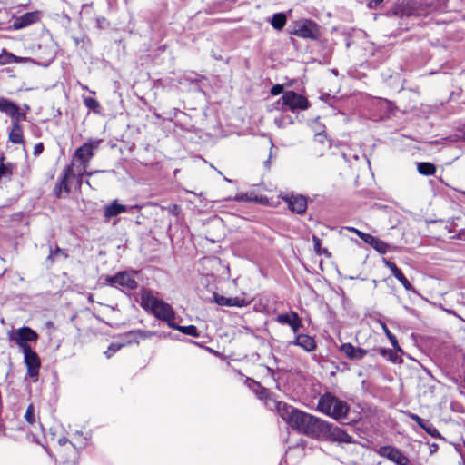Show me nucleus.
<instances>
[{
  "label": "nucleus",
  "mask_w": 465,
  "mask_h": 465,
  "mask_svg": "<svg viewBox=\"0 0 465 465\" xmlns=\"http://www.w3.org/2000/svg\"><path fill=\"white\" fill-rule=\"evenodd\" d=\"M459 132L460 134V135L459 136L461 140H464L465 141V125H462L460 129H459Z\"/></svg>",
  "instance_id": "58836bf2"
},
{
  "label": "nucleus",
  "mask_w": 465,
  "mask_h": 465,
  "mask_svg": "<svg viewBox=\"0 0 465 465\" xmlns=\"http://www.w3.org/2000/svg\"><path fill=\"white\" fill-rule=\"evenodd\" d=\"M362 236V241L371 246L379 253L385 254L388 252L389 245L385 242L369 233L363 234Z\"/></svg>",
  "instance_id": "6ab92c4d"
},
{
  "label": "nucleus",
  "mask_w": 465,
  "mask_h": 465,
  "mask_svg": "<svg viewBox=\"0 0 465 465\" xmlns=\"http://www.w3.org/2000/svg\"><path fill=\"white\" fill-rule=\"evenodd\" d=\"M295 334L294 345L301 347L307 352L313 351L316 349V341L313 337L302 333Z\"/></svg>",
  "instance_id": "a211bd4d"
},
{
  "label": "nucleus",
  "mask_w": 465,
  "mask_h": 465,
  "mask_svg": "<svg viewBox=\"0 0 465 465\" xmlns=\"http://www.w3.org/2000/svg\"><path fill=\"white\" fill-rule=\"evenodd\" d=\"M345 230L349 231V232H354L355 234H357L361 240H363V234H366V232H363L354 227H350V226H347V227H344Z\"/></svg>",
  "instance_id": "c9c22d12"
},
{
  "label": "nucleus",
  "mask_w": 465,
  "mask_h": 465,
  "mask_svg": "<svg viewBox=\"0 0 465 465\" xmlns=\"http://www.w3.org/2000/svg\"><path fill=\"white\" fill-rule=\"evenodd\" d=\"M283 92V86L282 84H275L271 89L272 95H278Z\"/></svg>",
  "instance_id": "f704fd0d"
},
{
  "label": "nucleus",
  "mask_w": 465,
  "mask_h": 465,
  "mask_svg": "<svg viewBox=\"0 0 465 465\" xmlns=\"http://www.w3.org/2000/svg\"><path fill=\"white\" fill-rule=\"evenodd\" d=\"M376 452L396 465H410L409 458L399 449L393 446H382L380 447Z\"/></svg>",
  "instance_id": "1a4fd4ad"
},
{
  "label": "nucleus",
  "mask_w": 465,
  "mask_h": 465,
  "mask_svg": "<svg viewBox=\"0 0 465 465\" xmlns=\"http://www.w3.org/2000/svg\"><path fill=\"white\" fill-rule=\"evenodd\" d=\"M25 419L31 425L35 422V407L33 404H30L27 407L26 411L25 413Z\"/></svg>",
  "instance_id": "cd10ccee"
},
{
  "label": "nucleus",
  "mask_w": 465,
  "mask_h": 465,
  "mask_svg": "<svg viewBox=\"0 0 465 465\" xmlns=\"http://www.w3.org/2000/svg\"><path fill=\"white\" fill-rule=\"evenodd\" d=\"M0 64H4V63L0 62Z\"/></svg>",
  "instance_id": "de8ad7c7"
},
{
  "label": "nucleus",
  "mask_w": 465,
  "mask_h": 465,
  "mask_svg": "<svg viewBox=\"0 0 465 465\" xmlns=\"http://www.w3.org/2000/svg\"><path fill=\"white\" fill-rule=\"evenodd\" d=\"M318 411L335 419L341 420L347 417L349 407L346 402L341 401L330 392L324 393L318 401Z\"/></svg>",
  "instance_id": "20e7f679"
},
{
  "label": "nucleus",
  "mask_w": 465,
  "mask_h": 465,
  "mask_svg": "<svg viewBox=\"0 0 465 465\" xmlns=\"http://www.w3.org/2000/svg\"><path fill=\"white\" fill-rule=\"evenodd\" d=\"M340 351L350 360L360 361L367 355V351L359 347H355L350 342L341 345Z\"/></svg>",
  "instance_id": "2eb2a0df"
},
{
  "label": "nucleus",
  "mask_w": 465,
  "mask_h": 465,
  "mask_svg": "<svg viewBox=\"0 0 465 465\" xmlns=\"http://www.w3.org/2000/svg\"><path fill=\"white\" fill-rule=\"evenodd\" d=\"M433 9L430 5L423 6L416 0H402L392 12L399 16H423L428 15Z\"/></svg>",
  "instance_id": "423d86ee"
},
{
  "label": "nucleus",
  "mask_w": 465,
  "mask_h": 465,
  "mask_svg": "<svg viewBox=\"0 0 465 465\" xmlns=\"http://www.w3.org/2000/svg\"><path fill=\"white\" fill-rule=\"evenodd\" d=\"M288 203L289 209L296 213H302L307 208V200L302 195L290 194L283 197Z\"/></svg>",
  "instance_id": "4468645a"
},
{
  "label": "nucleus",
  "mask_w": 465,
  "mask_h": 465,
  "mask_svg": "<svg viewBox=\"0 0 465 465\" xmlns=\"http://www.w3.org/2000/svg\"><path fill=\"white\" fill-rule=\"evenodd\" d=\"M418 172L422 175H433L436 172V167L430 163H420L417 166Z\"/></svg>",
  "instance_id": "a878e982"
},
{
  "label": "nucleus",
  "mask_w": 465,
  "mask_h": 465,
  "mask_svg": "<svg viewBox=\"0 0 465 465\" xmlns=\"http://www.w3.org/2000/svg\"><path fill=\"white\" fill-rule=\"evenodd\" d=\"M140 295V305L145 311L153 313L157 319L166 322L170 327V323H173L175 318V312L172 306L156 297L150 290H141Z\"/></svg>",
  "instance_id": "7ed1b4c3"
},
{
  "label": "nucleus",
  "mask_w": 465,
  "mask_h": 465,
  "mask_svg": "<svg viewBox=\"0 0 465 465\" xmlns=\"http://www.w3.org/2000/svg\"><path fill=\"white\" fill-rule=\"evenodd\" d=\"M320 437H327L330 440L351 443L352 438L341 428L333 427L327 422V427L319 434Z\"/></svg>",
  "instance_id": "9d476101"
},
{
  "label": "nucleus",
  "mask_w": 465,
  "mask_h": 465,
  "mask_svg": "<svg viewBox=\"0 0 465 465\" xmlns=\"http://www.w3.org/2000/svg\"><path fill=\"white\" fill-rule=\"evenodd\" d=\"M170 328L178 330L182 333L192 336V337L199 336L198 330L194 325L180 326V325H177L174 322H173V323H170Z\"/></svg>",
  "instance_id": "b1692460"
},
{
  "label": "nucleus",
  "mask_w": 465,
  "mask_h": 465,
  "mask_svg": "<svg viewBox=\"0 0 465 465\" xmlns=\"http://www.w3.org/2000/svg\"><path fill=\"white\" fill-rule=\"evenodd\" d=\"M234 200H236V201H246L247 200V196L244 195V194H239V195H236L234 197Z\"/></svg>",
  "instance_id": "a19ab883"
},
{
  "label": "nucleus",
  "mask_w": 465,
  "mask_h": 465,
  "mask_svg": "<svg viewBox=\"0 0 465 465\" xmlns=\"http://www.w3.org/2000/svg\"><path fill=\"white\" fill-rule=\"evenodd\" d=\"M276 322L281 324L289 325L294 333L302 327V321L295 312H290L288 313H282L277 315Z\"/></svg>",
  "instance_id": "ddd939ff"
},
{
  "label": "nucleus",
  "mask_w": 465,
  "mask_h": 465,
  "mask_svg": "<svg viewBox=\"0 0 465 465\" xmlns=\"http://www.w3.org/2000/svg\"><path fill=\"white\" fill-rule=\"evenodd\" d=\"M411 419H412L413 420H415L418 424H420V426H422V424H421L422 419H420L418 415H416V414H412V415H411Z\"/></svg>",
  "instance_id": "ea45409f"
},
{
  "label": "nucleus",
  "mask_w": 465,
  "mask_h": 465,
  "mask_svg": "<svg viewBox=\"0 0 465 465\" xmlns=\"http://www.w3.org/2000/svg\"><path fill=\"white\" fill-rule=\"evenodd\" d=\"M383 262H384L385 266L391 270L393 276L403 285L405 290H407V291L413 290L412 285L409 282L407 278L403 275L401 271L396 266V264L394 262H391L388 260H384Z\"/></svg>",
  "instance_id": "aec40b11"
},
{
  "label": "nucleus",
  "mask_w": 465,
  "mask_h": 465,
  "mask_svg": "<svg viewBox=\"0 0 465 465\" xmlns=\"http://www.w3.org/2000/svg\"><path fill=\"white\" fill-rule=\"evenodd\" d=\"M0 111L14 117L15 114H18V107L11 101L5 98H0Z\"/></svg>",
  "instance_id": "5701e85b"
},
{
  "label": "nucleus",
  "mask_w": 465,
  "mask_h": 465,
  "mask_svg": "<svg viewBox=\"0 0 465 465\" xmlns=\"http://www.w3.org/2000/svg\"><path fill=\"white\" fill-rule=\"evenodd\" d=\"M266 393H267V392H266V391H265V390H262V391H261V393H260V398H262L263 396H265V395H266Z\"/></svg>",
  "instance_id": "79ce46f5"
},
{
  "label": "nucleus",
  "mask_w": 465,
  "mask_h": 465,
  "mask_svg": "<svg viewBox=\"0 0 465 465\" xmlns=\"http://www.w3.org/2000/svg\"><path fill=\"white\" fill-rule=\"evenodd\" d=\"M383 0H368V5L370 8L376 7L380 5Z\"/></svg>",
  "instance_id": "4c0bfd02"
},
{
  "label": "nucleus",
  "mask_w": 465,
  "mask_h": 465,
  "mask_svg": "<svg viewBox=\"0 0 465 465\" xmlns=\"http://www.w3.org/2000/svg\"><path fill=\"white\" fill-rule=\"evenodd\" d=\"M382 330L388 339L390 340L391 345L395 350L401 351L396 337L389 331L388 327L385 324H382Z\"/></svg>",
  "instance_id": "c85d7f7f"
},
{
  "label": "nucleus",
  "mask_w": 465,
  "mask_h": 465,
  "mask_svg": "<svg viewBox=\"0 0 465 465\" xmlns=\"http://www.w3.org/2000/svg\"><path fill=\"white\" fill-rule=\"evenodd\" d=\"M9 140L13 143H23V129L18 121L13 123V127L9 133Z\"/></svg>",
  "instance_id": "4be33fe9"
},
{
  "label": "nucleus",
  "mask_w": 465,
  "mask_h": 465,
  "mask_svg": "<svg viewBox=\"0 0 465 465\" xmlns=\"http://www.w3.org/2000/svg\"><path fill=\"white\" fill-rule=\"evenodd\" d=\"M126 210L127 207L125 205L120 204L114 201L104 208V215L106 220H109L112 217L126 212Z\"/></svg>",
  "instance_id": "412c9836"
},
{
  "label": "nucleus",
  "mask_w": 465,
  "mask_h": 465,
  "mask_svg": "<svg viewBox=\"0 0 465 465\" xmlns=\"http://www.w3.org/2000/svg\"><path fill=\"white\" fill-rule=\"evenodd\" d=\"M4 157L0 158V179L2 177L10 178L14 172L15 165L11 163H5Z\"/></svg>",
  "instance_id": "393cba45"
},
{
  "label": "nucleus",
  "mask_w": 465,
  "mask_h": 465,
  "mask_svg": "<svg viewBox=\"0 0 465 465\" xmlns=\"http://www.w3.org/2000/svg\"><path fill=\"white\" fill-rule=\"evenodd\" d=\"M164 209H166L172 215H174V216L179 215V213L181 212V208L177 204L169 205L168 207H165Z\"/></svg>",
  "instance_id": "473e14b6"
},
{
  "label": "nucleus",
  "mask_w": 465,
  "mask_h": 465,
  "mask_svg": "<svg viewBox=\"0 0 465 465\" xmlns=\"http://www.w3.org/2000/svg\"><path fill=\"white\" fill-rule=\"evenodd\" d=\"M289 33L301 38L315 40L320 36V27L312 20L300 19L289 25Z\"/></svg>",
  "instance_id": "39448f33"
},
{
  "label": "nucleus",
  "mask_w": 465,
  "mask_h": 465,
  "mask_svg": "<svg viewBox=\"0 0 465 465\" xmlns=\"http://www.w3.org/2000/svg\"><path fill=\"white\" fill-rule=\"evenodd\" d=\"M272 25L277 30H281L286 24V16L283 13L274 14L272 21Z\"/></svg>",
  "instance_id": "bb28decb"
},
{
  "label": "nucleus",
  "mask_w": 465,
  "mask_h": 465,
  "mask_svg": "<svg viewBox=\"0 0 465 465\" xmlns=\"http://www.w3.org/2000/svg\"><path fill=\"white\" fill-rule=\"evenodd\" d=\"M59 444H60V446H64L66 450H71L73 452L74 458L76 457V455H77L76 449L74 446L66 445V440H64V441H63V440L60 439Z\"/></svg>",
  "instance_id": "72a5a7b5"
},
{
  "label": "nucleus",
  "mask_w": 465,
  "mask_h": 465,
  "mask_svg": "<svg viewBox=\"0 0 465 465\" xmlns=\"http://www.w3.org/2000/svg\"><path fill=\"white\" fill-rule=\"evenodd\" d=\"M54 192L58 194V183L54 187Z\"/></svg>",
  "instance_id": "a18cd8bd"
},
{
  "label": "nucleus",
  "mask_w": 465,
  "mask_h": 465,
  "mask_svg": "<svg viewBox=\"0 0 465 465\" xmlns=\"http://www.w3.org/2000/svg\"><path fill=\"white\" fill-rule=\"evenodd\" d=\"M265 404L270 409H275L292 428L308 436L319 438V434L327 427L326 421L294 409L284 402L267 398Z\"/></svg>",
  "instance_id": "f257e3e1"
},
{
  "label": "nucleus",
  "mask_w": 465,
  "mask_h": 465,
  "mask_svg": "<svg viewBox=\"0 0 465 465\" xmlns=\"http://www.w3.org/2000/svg\"><path fill=\"white\" fill-rule=\"evenodd\" d=\"M58 252V248H56L54 252H51V255L50 257H52L53 255H55Z\"/></svg>",
  "instance_id": "c03bdc74"
},
{
  "label": "nucleus",
  "mask_w": 465,
  "mask_h": 465,
  "mask_svg": "<svg viewBox=\"0 0 465 465\" xmlns=\"http://www.w3.org/2000/svg\"><path fill=\"white\" fill-rule=\"evenodd\" d=\"M39 17V12L37 11L25 13L15 19L13 27L16 30L22 29L37 22Z\"/></svg>",
  "instance_id": "dca6fc26"
},
{
  "label": "nucleus",
  "mask_w": 465,
  "mask_h": 465,
  "mask_svg": "<svg viewBox=\"0 0 465 465\" xmlns=\"http://www.w3.org/2000/svg\"><path fill=\"white\" fill-rule=\"evenodd\" d=\"M100 143L101 140H91L75 151L72 164L66 168L64 178L60 181V192L64 189L68 193L72 187L80 185L81 177L86 173L87 165Z\"/></svg>",
  "instance_id": "f03ea898"
},
{
  "label": "nucleus",
  "mask_w": 465,
  "mask_h": 465,
  "mask_svg": "<svg viewBox=\"0 0 465 465\" xmlns=\"http://www.w3.org/2000/svg\"><path fill=\"white\" fill-rule=\"evenodd\" d=\"M275 124H276L279 127H281V126H282L281 122H280V121H278V120H275Z\"/></svg>",
  "instance_id": "49530a36"
},
{
  "label": "nucleus",
  "mask_w": 465,
  "mask_h": 465,
  "mask_svg": "<svg viewBox=\"0 0 465 465\" xmlns=\"http://www.w3.org/2000/svg\"><path fill=\"white\" fill-rule=\"evenodd\" d=\"M24 361L27 368V375L30 377H37L40 368V359L32 348H25L23 351Z\"/></svg>",
  "instance_id": "9b49d317"
},
{
  "label": "nucleus",
  "mask_w": 465,
  "mask_h": 465,
  "mask_svg": "<svg viewBox=\"0 0 465 465\" xmlns=\"http://www.w3.org/2000/svg\"><path fill=\"white\" fill-rule=\"evenodd\" d=\"M284 106L293 112L295 110L307 109L309 103L304 96L298 94L293 91H287L283 94L282 99L273 104V108L278 110H284Z\"/></svg>",
  "instance_id": "0eeeda50"
},
{
  "label": "nucleus",
  "mask_w": 465,
  "mask_h": 465,
  "mask_svg": "<svg viewBox=\"0 0 465 465\" xmlns=\"http://www.w3.org/2000/svg\"><path fill=\"white\" fill-rule=\"evenodd\" d=\"M43 150H44V145L42 143L35 144L34 147V155L35 156L39 155L43 152Z\"/></svg>",
  "instance_id": "e433bc0d"
},
{
  "label": "nucleus",
  "mask_w": 465,
  "mask_h": 465,
  "mask_svg": "<svg viewBox=\"0 0 465 465\" xmlns=\"http://www.w3.org/2000/svg\"><path fill=\"white\" fill-rule=\"evenodd\" d=\"M312 242H313L314 251L316 252L317 254L321 255V254L327 252V250L322 249L321 240L317 236H315V235L312 236Z\"/></svg>",
  "instance_id": "2f4dec72"
},
{
  "label": "nucleus",
  "mask_w": 465,
  "mask_h": 465,
  "mask_svg": "<svg viewBox=\"0 0 465 465\" xmlns=\"http://www.w3.org/2000/svg\"><path fill=\"white\" fill-rule=\"evenodd\" d=\"M214 302L220 306L228 307H244L250 303L244 298H227L219 294H214Z\"/></svg>",
  "instance_id": "f3484780"
},
{
  "label": "nucleus",
  "mask_w": 465,
  "mask_h": 465,
  "mask_svg": "<svg viewBox=\"0 0 465 465\" xmlns=\"http://www.w3.org/2000/svg\"><path fill=\"white\" fill-rule=\"evenodd\" d=\"M84 103L89 109L92 110H97L100 106L98 101L92 97H84Z\"/></svg>",
  "instance_id": "c756f323"
},
{
  "label": "nucleus",
  "mask_w": 465,
  "mask_h": 465,
  "mask_svg": "<svg viewBox=\"0 0 465 465\" xmlns=\"http://www.w3.org/2000/svg\"><path fill=\"white\" fill-rule=\"evenodd\" d=\"M38 334L29 327H22L9 332V340L15 342L22 351L25 348H31L28 344L32 341H36Z\"/></svg>",
  "instance_id": "6e6552de"
},
{
  "label": "nucleus",
  "mask_w": 465,
  "mask_h": 465,
  "mask_svg": "<svg viewBox=\"0 0 465 465\" xmlns=\"http://www.w3.org/2000/svg\"><path fill=\"white\" fill-rule=\"evenodd\" d=\"M135 272H122L108 279L112 285H120L128 290H134L137 287L134 278Z\"/></svg>",
  "instance_id": "f8f14e48"
},
{
  "label": "nucleus",
  "mask_w": 465,
  "mask_h": 465,
  "mask_svg": "<svg viewBox=\"0 0 465 465\" xmlns=\"http://www.w3.org/2000/svg\"><path fill=\"white\" fill-rule=\"evenodd\" d=\"M6 58H12V59H15V58H19V57H18V56L14 55V54H9L7 55V57H6Z\"/></svg>",
  "instance_id": "37998d69"
},
{
  "label": "nucleus",
  "mask_w": 465,
  "mask_h": 465,
  "mask_svg": "<svg viewBox=\"0 0 465 465\" xmlns=\"http://www.w3.org/2000/svg\"><path fill=\"white\" fill-rule=\"evenodd\" d=\"M124 346L123 343H112L107 351L104 352L107 358L112 357L117 351H119Z\"/></svg>",
  "instance_id": "7c9ffc66"
}]
</instances>
